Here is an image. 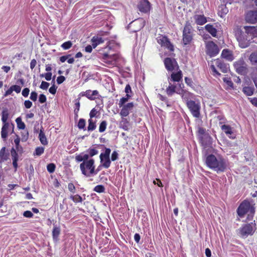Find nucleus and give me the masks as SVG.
<instances>
[{
	"label": "nucleus",
	"mask_w": 257,
	"mask_h": 257,
	"mask_svg": "<svg viewBox=\"0 0 257 257\" xmlns=\"http://www.w3.org/2000/svg\"><path fill=\"white\" fill-rule=\"evenodd\" d=\"M205 163L208 167L218 173L225 171L227 167V161L225 159L221 156L216 157L212 154L206 157Z\"/></svg>",
	"instance_id": "2"
},
{
	"label": "nucleus",
	"mask_w": 257,
	"mask_h": 257,
	"mask_svg": "<svg viewBox=\"0 0 257 257\" xmlns=\"http://www.w3.org/2000/svg\"><path fill=\"white\" fill-rule=\"evenodd\" d=\"M164 64L167 70L172 71L174 69L177 62L174 59L166 58L164 60Z\"/></svg>",
	"instance_id": "15"
},
{
	"label": "nucleus",
	"mask_w": 257,
	"mask_h": 257,
	"mask_svg": "<svg viewBox=\"0 0 257 257\" xmlns=\"http://www.w3.org/2000/svg\"><path fill=\"white\" fill-rule=\"evenodd\" d=\"M20 139L18 136H17V138L15 139L14 143L16 145V150L17 152H22L23 151V148L20 145Z\"/></svg>",
	"instance_id": "37"
},
{
	"label": "nucleus",
	"mask_w": 257,
	"mask_h": 257,
	"mask_svg": "<svg viewBox=\"0 0 257 257\" xmlns=\"http://www.w3.org/2000/svg\"><path fill=\"white\" fill-rule=\"evenodd\" d=\"M245 33L242 32L240 27L236 26L234 29V35L239 43V46L245 48L248 46L250 41L257 37V27L254 26H244Z\"/></svg>",
	"instance_id": "1"
},
{
	"label": "nucleus",
	"mask_w": 257,
	"mask_h": 257,
	"mask_svg": "<svg viewBox=\"0 0 257 257\" xmlns=\"http://www.w3.org/2000/svg\"><path fill=\"white\" fill-rule=\"evenodd\" d=\"M221 56L222 58L228 61H232L234 59L232 52L227 49H225L222 50Z\"/></svg>",
	"instance_id": "18"
},
{
	"label": "nucleus",
	"mask_w": 257,
	"mask_h": 257,
	"mask_svg": "<svg viewBox=\"0 0 257 257\" xmlns=\"http://www.w3.org/2000/svg\"><path fill=\"white\" fill-rule=\"evenodd\" d=\"M255 212L254 207L247 201H243L238 206L237 213L240 217H243L245 214H247V219L252 220Z\"/></svg>",
	"instance_id": "3"
},
{
	"label": "nucleus",
	"mask_w": 257,
	"mask_h": 257,
	"mask_svg": "<svg viewBox=\"0 0 257 257\" xmlns=\"http://www.w3.org/2000/svg\"><path fill=\"white\" fill-rule=\"evenodd\" d=\"M70 199L76 203L81 202L82 201V197L78 194L74 196H71Z\"/></svg>",
	"instance_id": "42"
},
{
	"label": "nucleus",
	"mask_w": 257,
	"mask_h": 257,
	"mask_svg": "<svg viewBox=\"0 0 257 257\" xmlns=\"http://www.w3.org/2000/svg\"><path fill=\"white\" fill-rule=\"evenodd\" d=\"M47 98L44 94H41L39 95V101L41 103H43L46 101Z\"/></svg>",
	"instance_id": "57"
},
{
	"label": "nucleus",
	"mask_w": 257,
	"mask_h": 257,
	"mask_svg": "<svg viewBox=\"0 0 257 257\" xmlns=\"http://www.w3.org/2000/svg\"><path fill=\"white\" fill-rule=\"evenodd\" d=\"M134 106V104L133 102H130L123 105L121 107L122 108L119 113L121 116L123 117L128 115L130 111L133 109Z\"/></svg>",
	"instance_id": "13"
},
{
	"label": "nucleus",
	"mask_w": 257,
	"mask_h": 257,
	"mask_svg": "<svg viewBox=\"0 0 257 257\" xmlns=\"http://www.w3.org/2000/svg\"><path fill=\"white\" fill-rule=\"evenodd\" d=\"M168 39V38L165 36L160 35L157 37V42L161 45V46H162L166 42Z\"/></svg>",
	"instance_id": "38"
},
{
	"label": "nucleus",
	"mask_w": 257,
	"mask_h": 257,
	"mask_svg": "<svg viewBox=\"0 0 257 257\" xmlns=\"http://www.w3.org/2000/svg\"><path fill=\"white\" fill-rule=\"evenodd\" d=\"M60 233V229L59 227L54 226L52 231L53 238L54 240L57 241L58 237Z\"/></svg>",
	"instance_id": "31"
},
{
	"label": "nucleus",
	"mask_w": 257,
	"mask_h": 257,
	"mask_svg": "<svg viewBox=\"0 0 257 257\" xmlns=\"http://www.w3.org/2000/svg\"><path fill=\"white\" fill-rule=\"evenodd\" d=\"M161 46L167 48L169 51L171 52H173L174 50V46L169 41V39H167L164 45H163Z\"/></svg>",
	"instance_id": "35"
},
{
	"label": "nucleus",
	"mask_w": 257,
	"mask_h": 257,
	"mask_svg": "<svg viewBox=\"0 0 257 257\" xmlns=\"http://www.w3.org/2000/svg\"><path fill=\"white\" fill-rule=\"evenodd\" d=\"M205 28L213 37H216L217 30L212 25L207 24L205 26Z\"/></svg>",
	"instance_id": "26"
},
{
	"label": "nucleus",
	"mask_w": 257,
	"mask_h": 257,
	"mask_svg": "<svg viewBox=\"0 0 257 257\" xmlns=\"http://www.w3.org/2000/svg\"><path fill=\"white\" fill-rule=\"evenodd\" d=\"M120 123L123 125L122 128L124 130H126L128 125V120L126 118H122Z\"/></svg>",
	"instance_id": "50"
},
{
	"label": "nucleus",
	"mask_w": 257,
	"mask_h": 257,
	"mask_svg": "<svg viewBox=\"0 0 257 257\" xmlns=\"http://www.w3.org/2000/svg\"><path fill=\"white\" fill-rule=\"evenodd\" d=\"M93 191L99 193H103L105 191V187L102 185H98L94 188Z\"/></svg>",
	"instance_id": "40"
},
{
	"label": "nucleus",
	"mask_w": 257,
	"mask_h": 257,
	"mask_svg": "<svg viewBox=\"0 0 257 257\" xmlns=\"http://www.w3.org/2000/svg\"><path fill=\"white\" fill-rule=\"evenodd\" d=\"M68 190L72 193H75V187L73 183H70L68 185Z\"/></svg>",
	"instance_id": "60"
},
{
	"label": "nucleus",
	"mask_w": 257,
	"mask_h": 257,
	"mask_svg": "<svg viewBox=\"0 0 257 257\" xmlns=\"http://www.w3.org/2000/svg\"><path fill=\"white\" fill-rule=\"evenodd\" d=\"M97 113V111L95 108H93L90 112L89 116L90 119H92L93 117L95 116L96 113Z\"/></svg>",
	"instance_id": "62"
},
{
	"label": "nucleus",
	"mask_w": 257,
	"mask_h": 257,
	"mask_svg": "<svg viewBox=\"0 0 257 257\" xmlns=\"http://www.w3.org/2000/svg\"><path fill=\"white\" fill-rule=\"evenodd\" d=\"M245 20L247 23L255 24L257 22V10L249 11L245 15Z\"/></svg>",
	"instance_id": "10"
},
{
	"label": "nucleus",
	"mask_w": 257,
	"mask_h": 257,
	"mask_svg": "<svg viewBox=\"0 0 257 257\" xmlns=\"http://www.w3.org/2000/svg\"><path fill=\"white\" fill-rule=\"evenodd\" d=\"M106 125H107L106 121L105 120L102 121L100 123L99 126V132H100V133L104 132L106 130Z\"/></svg>",
	"instance_id": "43"
},
{
	"label": "nucleus",
	"mask_w": 257,
	"mask_h": 257,
	"mask_svg": "<svg viewBox=\"0 0 257 257\" xmlns=\"http://www.w3.org/2000/svg\"><path fill=\"white\" fill-rule=\"evenodd\" d=\"M17 150L13 148L11 150V156L13 160H18V154Z\"/></svg>",
	"instance_id": "46"
},
{
	"label": "nucleus",
	"mask_w": 257,
	"mask_h": 257,
	"mask_svg": "<svg viewBox=\"0 0 257 257\" xmlns=\"http://www.w3.org/2000/svg\"><path fill=\"white\" fill-rule=\"evenodd\" d=\"M80 96H79L78 98H77L75 100V107H74V112L75 116L76 117H78V112H79V109H80Z\"/></svg>",
	"instance_id": "29"
},
{
	"label": "nucleus",
	"mask_w": 257,
	"mask_h": 257,
	"mask_svg": "<svg viewBox=\"0 0 257 257\" xmlns=\"http://www.w3.org/2000/svg\"><path fill=\"white\" fill-rule=\"evenodd\" d=\"M72 45V42L70 41H68L63 43L61 45V47L64 50H67V49H69V48H70L71 47Z\"/></svg>",
	"instance_id": "45"
},
{
	"label": "nucleus",
	"mask_w": 257,
	"mask_h": 257,
	"mask_svg": "<svg viewBox=\"0 0 257 257\" xmlns=\"http://www.w3.org/2000/svg\"><path fill=\"white\" fill-rule=\"evenodd\" d=\"M98 95V91L97 90H87L85 92H81L79 96H86L90 100H94L97 98Z\"/></svg>",
	"instance_id": "14"
},
{
	"label": "nucleus",
	"mask_w": 257,
	"mask_h": 257,
	"mask_svg": "<svg viewBox=\"0 0 257 257\" xmlns=\"http://www.w3.org/2000/svg\"><path fill=\"white\" fill-rule=\"evenodd\" d=\"M254 89L252 87L245 86L242 89V91L247 96H251L253 94Z\"/></svg>",
	"instance_id": "30"
},
{
	"label": "nucleus",
	"mask_w": 257,
	"mask_h": 257,
	"mask_svg": "<svg viewBox=\"0 0 257 257\" xmlns=\"http://www.w3.org/2000/svg\"><path fill=\"white\" fill-rule=\"evenodd\" d=\"M206 53L210 57H214L219 52L218 46L213 41H206L205 42Z\"/></svg>",
	"instance_id": "6"
},
{
	"label": "nucleus",
	"mask_w": 257,
	"mask_h": 257,
	"mask_svg": "<svg viewBox=\"0 0 257 257\" xmlns=\"http://www.w3.org/2000/svg\"><path fill=\"white\" fill-rule=\"evenodd\" d=\"M91 41L92 45L93 48H95L98 45L101 44L104 42L103 40L101 37H99L98 36L93 37L91 39Z\"/></svg>",
	"instance_id": "28"
},
{
	"label": "nucleus",
	"mask_w": 257,
	"mask_h": 257,
	"mask_svg": "<svg viewBox=\"0 0 257 257\" xmlns=\"http://www.w3.org/2000/svg\"><path fill=\"white\" fill-rule=\"evenodd\" d=\"M223 80L224 82H225L228 85V86L231 87L233 85V83L229 78L224 77L223 78Z\"/></svg>",
	"instance_id": "59"
},
{
	"label": "nucleus",
	"mask_w": 257,
	"mask_h": 257,
	"mask_svg": "<svg viewBox=\"0 0 257 257\" xmlns=\"http://www.w3.org/2000/svg\"><path fill=\"white\" fill-rule=\"evenodd\" d=\"M195 23L199 25H202L206 23V19L203 15H196L194 16Z\"/></svg>",
	"instance_id": "22"
},
{
	"label": "nucleus",
	"mask_w": 257,
	"mask_h": 257,
	"mask_svg": "<svg viewBox=\"0 0 257 257\" xmlns=\"http://www.w3.org/2000/svg\"><path fill=\"white\" fill-rule=\"evenodd\" d=\"M111 150L109 148H105V152L103 153H101L99 157L102 158V157H109Z\"/></svg>",
	"instance_id": "51"
},
{
	"label": "nucleus",
	"mask_w": 257,
	"mask_h": 257,
	"mask_svg": "<svg viewBox=\"0 0 257 257\" xmlns=\"http://www.w3.org/2000/svg\"><path fill=\"white\" fill-rule=\"evenodd\" d=\"M10 124L8 122L3 123V125L1 131V136L4 139H6L8 137V128Z\"/></svg>",
	"instance_id": "23"
},
{
	"label": "nucleus",
	"mask_w": 257,
	"mask_h": 257,
	"mask_svg": "<svg viewBox=\"0 0 257 257\" xmlns=\"http://www.w3.org/2000/svg\"><path fill=\"white\" fill-rule=\"evenodd\" d=\"M55 168H56V166L53 163H50V164H48L47 166V171L50 173H54L55 170Z\"/></svg>",
	"instance_id": "41"
},
{
	"label": "nucleus",
	"mask_w": 257,
	"mask_h": 257,
	"mask_svg": "<svg viewBox=\"0 0 257 257\" xmlns=\"http://www.w3.org/2000/svg\"><path fill=\"white\" fill-rule=\"evenodd\" d=\"M219 124L221 125L220 127L221 130L224 132L226 136L229 138L233 139L234 138L231 136L233 134V131L232 127L230 125L223 124L221 122H219Z\"/></svg>",
	"instance_id": "19"
},
{
	"label": "nucleus",
	"mask_w": 257,
	"mask_h": 257,
	"mask_svg": "<svg viewBox=\"0 0 257 257\" xmlns=\"http://www.w3.org/2000/svg\"><path fill=\"white\" fill-rule=\"evenodd\" d=\"M193 29L189 22H186L183 31V43L184 45L190 44L192 40Z\"/></svg>",
	"instance_id": "5"
},
{
	"label": "nucleus",
	"mask_w": 257,
	"mask_h": 257,
	"mask_svg": "<svg viewBox=\"0 0 257 257\" xmlns=\"http://www.w3.org/2000/svg\"><path fill=\"white\" fill-rule=\"evenodd\" d=\"M16 122L17 124V127L19 129L24 130L26 127V125L24 122L22 121V118L20 117H18L16 119Z\"/></svg>",
	"instance_id": "33"
},
{
	"label": "nucleus",
	"mask_w": 257,
	"mask_h": 257,
	"mask_svg": "<svg viewBox=\"0 0 257 257\" xmlns=\"http://www.w3.org/2000/svg\"><path fill=\"white\" fill-rule=\"evenodd\" d=\"M118 154L116 151H113L111 154V160L114 161L118 159Z\"/></svg>",
	"instance_id": "61"
},
{
	"label": "nucleus",
	"mask_w": 257,
	"mask_h": 257,
	"mask_svg": "<svg viewBox=\"0 0 257 257\" xmlns=\"http://www.w3.org/2000/svg\"><path fill=\"white\" fill-rule=\"evenodd\" d=\"M187 105L194 117L198 118L200 116V106L198 102L193 100L187 101Z\"/></svg>",
	"instance_id": "7"
},
{
	"label": "nucleus",
	"mask_w": 257,
	"mask_h": 257,
	"mask_svg": "<svg viewBox=\"0 0 257 257\" xmlns=\"http://www.w3.org/2000/svg\"><path fill=\"white\" fill-rule=\"evenodd\" d=\"M88 126L87 127V130L88 131H92L94 130L96 128L95 122L93 121L92 119H89L88 120Z\"/></svg>",
	"instance_id": "39"
},
{
	"label": "nucleus",
	"mask_w": 257,
	"mask_h": 257,
	"mask_svg": "<svg viewBox=\"0 0 257 257\" xmlns=\"http://www.w3.org/2000/svg\"><path fill=\"white\" fill-rule=\"evenodd\" d=\"M169 84L166 90V92L169 96H172L174 93L181 94L183 91L182 89L178 88L177 85L172 84L171 82H169Z\"/></svg>",
	"instance_id": "12"
},
{
	"label": "nucleus",
	"mask_w": 257,
	"mask_h": 257,
	"mask_svg": "<svg viewBox=\"0 0 257 257\" xmlns=\"http://www.w3.org/2000/svg\"><path fill=\"white\" fill-rule=\"evenodd\" d=\"M100 162L102 166L105 168H108L111 164V161L109 157H102L100 158Z\"/></svg>",
	"instance_id": "25"
},
{
	"label": "nucleus",
	"mask_w": 257,
	"mask_h": 257,
	"mask_svg": "<svg viewBox=\"0 0 257 257\" xmlns=\"http://www.w3.org/2000/svg\"><path fill=\"white\" fill-rule=\"evenodd\" d=\"M49 86V83L48 82H45V81H42L40 86V88L41 89L46 90L48 87Z\"/></svg>",
	"instance_id": "52"
},
{
	"label": "nucleus",
	"mask_w": 257,
	"mask_h": 257,
	"mask_svg": "<svg viewBox=\"0 0 257 257\" xmlns=\"http://www.w3.org/2000/svg\"><path fill=\"white\" fill-rule=\"evenodd\" d=\"M13 91H15L16 93H19L21 92V87L17 85H14L11 86Z\"/></svg>",
	"instance_id": "53"
},
{
	"label": "nucleus",
	"mask_w": 257,
	"mask_h": 257,
	"mask_svg": "<svg viewBox=\"0 0 257 257\" xmlns=\"http://www.w3.org/2000/svg\"><path fill=\"white\" fill-rule=\"evenodd\" d=\"M94 160L90 159L82 162L80 164V169L83 175L87 177L93 176L98 173V171L95 170Z\"/></svg>",
	"instance_id": "4"
},
{
	"label": "nucleus",
	"mask_w": 257,
	"mask_h": 257,
	"mask_svg": "<svg viewBox=\"0 0 257 257\" xmlns=\"http://www.w3.org/2000/svg\"><path fill=\"white\" fill-rule=\"evenodd\" d=\"M57 87L54 84L49 89L50 93L55 94L56 92Z\"/></svg>",
	"instance_id": "63"
},
{
	"label": "nucleus",
	"mask_w": 257,
	"mask_h": 257,
	"mask_svg": "<svg viewBox=\"0 0 257 257\" xmlns=\"http://www.w3.org/2000/svg\"><path fill=\"white\" fill-rule=\"evenodd\" d=\"M29 138V133L27 130L24 131L22 132V141L26 142L27 141Z\"/></svg>",
	"instance_id": "47"
},
{
	"label": "nucleus",
	"mask_w": 257,
	"mask_h": 257,
	"mask_svg": "<svg viewBox=\"0 0 257 257\" xmlns=\"http://www.w3.org/2000/svg\"><path fill=\"white\" fill-rule=\"evenodd\" d=\"M210 68L213 72V75L214 76H220V73H219L216 70V69L214 65H211L210 66Z\"/></svg>",
	"instance_id": "54"
},
{
	"label": "nucleus",
	"mask_w": 257,
	"mask_h": 257,
	"mask_svg": "<svg viewBox=\"0 0 257 257\" xmlns=\"http://www.w3.org/2000/svg\"><path fill=\"white\" fill-rule=\"evenodd\" d=\"M44 148L42 147H37L35 149V153H34V155H37V156H40L42 154L44 153Z\"/></svg>",
	"instance_id": "44"
},
{
	"label": "nucleus",
	"mask_w": 257,
	"mask_h": 257,
	"mask_svg": "<svg viewBox=\"0 0 257 257\" xmlns=\"http://www.w3.org/2000/svg\"><path fill=\"white\" fill-rule=\"evenodd\" d=\"M249 60L253 65H257V51L252 53L249 56Z\"/></svg>",
	"instance_id": "36"
},
{
	"label": "nucleus",
	"mask_w": 257,
	"mask_h": 257,
	"mask_svg": "<svg viewBox=\"0 0 257 257\" xmlns=\"http://www.w3.org/2000/svg\"><path fill=\"white\" fill-rule=\"evenodd\" d=\"M9 112L7 108H4L2 111V120L3 123L8 122L7 120L9 118Z\"/></svg>",
	"instance_id": "32"
},
{
	"label": "nucleus",
	"mask_w": 257,
	"mask_h": 257,
	"mask_svg": "<svg viewBox=\"0 0 257 257\" xmlns=\"http://www.w3.org/2000/svg\"><path fill=\"white\" fill-rule=\"evenodd\" d=\"M228 10L225 6H221L220 7H219L218 15L221 18H223L224 16L228 13Z\"/></svg>",
	"instance_id": "34"
},
{
	"label": "nucleus",
	"mask_w": 257,
	"mask_h": 257,
	"mask_svg": "<svg viewBox=\"0 0 257 257\" xmlns=\"http://www.w3.org/2000/svg\"><path fill=\"white\" fill-rule=\"evenodd\" d=\"M182 71L179 70L177 73H172L171 77H168V80L169 82H171L172 81L179 82L182 79Z\"/></svg>",
	"instance_id": "20"
},
{
	"label": "nucleus",
	"mask_w": 257,
	"mask_h": 257,
	"mask_svg": "<svg viewBox=\"0 0 257 257\" xmlns=\"http://www.w3.org/2000/svg\"><path fill=\"white\" fill-rule=\"evenodd\" d=\"M237 231L239 235L242 237L252 235L253 232L252 226L250 224H246L242 225Z\"/></svg>",
	"instance_id": "8"
},
{
	"label": "nucleus",
	"mask_w": 257,
	"mask_h": 257,
	"mask_svg": "<svg viewBox=\"0 0 257 257\" xmlns=\"http://www.w3.org/2000/svg\"><path fill=\"white\" fill-rule=\"evenodd\" d=\"M139 10L144 13H148L151 9V4L148 0H141L138 5Z\"/></svg>",
	"instance_id": "11"
},
{
	"label": "nucleus",
	"mask_w": 257,
	"mask_h": 257,
	"mask_svg": "<svg viewBox=\"0 0 257 257\" xmlns=\"http://www.w3.org/2000/svg\"><path fill=\"white\" fill-rule=\"evenodd\" d=\"M127 98L122 97L118 103V106L119 107H121L123 105H125L124 103L127 101Z\"/></svg>",
	"instance_id": "55"
},
{
	"label": "nucleus",
	"mask_w": 257,
	"mask_h": 257,
	"mask_svg": "<svg viewBox=\"0 0 257 257\" xmlns=\"http://www.w3.org/2000/svg\"><path fill=\"white\" fill-rule=\"evenodd\" d=\"M215 65L223 72L226 73L229 69L228 65L224 63L221 60L217 59L214 60Z\"/></svg>",
	"instance_id": "16"
},
{
	"label": "nucleus",
	"mask_w": 257,
	"mask_h": 257,
	"mask_svg": "<svg viewBox=\"0 0 257 257\" xmlns=\"http://www.w3.org/2000/svg\"><path fill=\"white\" fill-rule=\"evenodd\" d=\"M236 71L240 74L244 75L246 73V65L242 59H240L234 64Z\"/></svg>",
	"instance_id": "9"
},
{
	"label": "nucleus",
	"mask_w": 257,
	"mask_h": 257,
	"mask_svg": "<svg viewBox=\"0 0 257 257\" xmlns=\"http://www.w3.org/2000/svg\"><path fill=\"white\" fill-rule=\"evenodd\" d=\"M65 80V78L63 76H60L57 77V82L58 84L62 83Z\"/></svg>",
	"instance_id": "64"
},
{
	"label": "nucleus",
	"mask_w": 257,
	"mask_h": 257,
	"mask_svg": "<svg viewBox=\"0 0 257 257\" xmlns=\"http://www.w3.org/2000/svg\"><path fill=\"white\" fill-rule=\"evenodd\" d=\"M199 137L203 145H207L206 142H204V139H206L208 141H210L211 138L208 135L205 134V130L203 127H199L198 129Z\"/></svg>",
	"instance_id": "17"
},
{
	"label": "nucleus",
	"mask_w": 257,
	"mask_h": 257,
	"mask_svg": "<svg viewBox=\"0 0 257 257\" xmlns=\"http://www.w3.org/2000/svg\"><path fill=\"white\" fill-rule=\"evenodd\" d=\"M85 126V120L83 118H80L78 123V127L79 129H84Z\"/></svg>",
	"instance_id": "49"
},
{
	"label": "nucleus",
	"mask_w": 257,
	"mask_h": 257,
	"mask_svg": "<svg viewBox=\"0 0 257 257\" xmlns=\"http://www.w3.org/2000/svg\"><path fill=\"white\" fill-rule=\"evenodd\" d=\"M115 56H109L107 54H104L103 57V62L108 65H114L115 64Z\"/></svg>",
	"instance_id": "21"
},
{
	"label": "nucleus",
	"mask_w": 257,
	"mask_h": 257,
	"mask_svg": "<svg viewBox=\"0 0 257 257\" xmlns=\"http://www.w3.org/2000/svg\"><path fill=\"white\" fill-rule=\"evenodd\" d=\"M88 154L87 155H89V157H93L94 155H97L98 153V151L95 149H90L87 151Z\"/></svg>",
	"instance_id": "48"
},
{
	"label": "nucleus",
	"mask_w": 257,
	"mask_h": 257,
	"mask_svg": "<svg viewBox=\"0 0 257 257\" xmlns=\"http://www.w3.org/2000/svg\"><path fill=\"white\" fill-rule=\"evenodd\" d=\"M37 96H38V94L36 92L32 91L31 93L30 98L32 100L35 101L37 100Z\"/></svg>",
	"instance_id": "56"
},
{
	"label": "nucleus",
	"mask_w": 257,
	"mask_h": 257,
	"mask_svg": "<svg viewBox=\"0 0 257 257\" xmlns=\"http://www.w3.org/2000/svg\"><path fill=\"white\" fill-rule=\"evenodd\" d=\"M23 215L27 218H31L33 216V214L31 211L27 210L23 213Z\"/></svg>",
	"instance_id": "58"
},
{
	"label": "nucleus",
	"mask_w": 257,
	"mask_h": 257,
	"mask_svg": "<svg viewBox=\"0 0 257 257\" xmlns=\"http://www.w3.org/2000/svg\"><path fill=\"white\" fill-rule=\"evenodd\" d=\"M39 139L41 143L43 145H48V141L45 136V133L43 132V130L41 129L39 134Z\"/></svg>",
	"instance_id": "27"
},
{
	"label": "nucleus",
	"mask_w": 257,
	"mask_h": 257,
	"mask_svg": "<svg viewBox=\"0 0 257 257\" xmlns=\"http://www.w3.org/2000/svg\"><path fill=\"white\" fill-rule=\"evenodd\" d=\"M89 159V155L87 154L81 153L79 155H77L75 156V161L77 162H84L87 161Z\"/></svg>",
	"instance_id": "24"
}]
</instances>
